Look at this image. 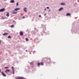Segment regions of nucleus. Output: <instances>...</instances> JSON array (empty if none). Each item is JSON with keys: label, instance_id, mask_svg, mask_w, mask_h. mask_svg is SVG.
Instances as JSON below:
<instances>
[{"label": "nucleus", "instance_id": "f257e3e1", "mask_svg": "<svg viewBox=\"0 0 79 79\" xmlns=\"http://www.w3.org/2000/svg\"><path fill=\"white\" fill-rule=\"evenodd\" d=\"M40 65H44V63L43 62H41L40 63H38V66H40Z\"/></svg>", "mask_w": 79, "mask_h": 79}, {"label": "nucleus", "instance_id": "f03ea898", "mask_svg": "<svg viewBox=\"0 0 79 79\" xmlns=\"http://www.w3.org/2000/svg\"><path fill=\"white\" fill-rule=\"evenodd\" d=\"M5 10V9L4 8H3L0 10V12H3Z\"/></svg>", "mask_w": 79, "mask_h": 79}, {"label": "nucleus", "instance_id": "7ed1b4c3", "mask_svg": "<svg viewBox=\"0 0 79 79\" xmlns=\"http://www.w3.org/2000/svg\"><path fill=\"white\" fill-rule=\"evenodd\" d=\"M16 79H24V78L23 77H18Z\"/></svg>", "mask_w": 79, "mask_h": 79}, {"label": "nucleus", "instance_id": "20e7f679", "mask_svg": "<svg viewBox=\"0 0 79 79\" xmlns=\"http://www.w3.org/2000/svg\"><path fill=\"white\" fill-rule=\"evenodd\" d=\"M12 72H13V74H15V71L14 70V68L13 67H12Z\"/></svg>", "mask_w": 79, "mask_h": 79}, {"label": "nucleus", "instance_id": "39448f33", "mask_svg": "<svg viewBox=\"0 0 79 79\" xmlns=\"http://www.w3.org/2000/svg\"><path fill=\"white\" fill-rule=\"evenodd\" d=\"M1 73L3 76H4V77H5L6 76V75H5V74L3 72H1Z\"/></svg>", "mask_w": 79, "mask_h": 79}, {"label": "nucleus", "instance_id": "423d86ee", "mask_svg": "<svg viewBox=\"0 0 79 79\" xmlns=\"http://www.w3.org/2000/svg\"><path fill=\"white\" fill-rule=\"evenodd\" d=\"M20 10V8H16L14 10L15 11H18V10Z\"/></svg>", "mask_w": 79, "mask_h": 79}, {"label": "nucleus", "instance_id": "0eeeda50", "mask_svg": "<svg viewBox=\"0 0 79 79\" xmlns=\"http://www.w3.org/2000/svg\"><path fill=\"white\" fill-rule=\"evenodd\" d=\"M10 69H7L6 71H5V72L6 73H8V72H10Z\"/></svg>", "mask_w": 79, "mask_h": 79}, {"label": "nucleus", "instance_id": "6e6552de", "mask_svg": "<svg viewBox=\"0 0 79 79\" xmlns=\"http://www.w3.org/2000/svg\"><path fill=\"white\" fill-rule=\"evenodd\" d=\"M20 35H23V32L21 31L20 32Z\"/></svg>", "mask_w": 79, "mask_h": 79}, {"label": "nucleus", "instance_id": "1a4fd4ad", "mask_svg": "<svg viewBox=\"0 0 79 79\" xmlns=\"http://www.w3.org/2000/svg\"><path fill=\"white\" fill-rule=\"evenodd\" d=\"M15 2V1L14 0H11L10 1V3H13Z\"/></svg>", "mask_w": 79, "mask_h": 79}, {"label": "nucleus", "instance_id": "9d476101", "mask_svg": "<svg viewBox=\"0 0 79 79\" xmlns=\"http://www.w3.org/2000/svg\"><path fill=\"white\" fill-rule=\"evenodd\" d=\"M9 15H10V14L9 13L7 12V14H6V16H7V17H9Z\"/></svg>", "mask_w": 79, "mask_h": 79}, {"label": "nucleus", "instance_id": "9b49d317", "mask_svg": "<svg viewBox=\"0 0 79 79\" xmlns=\"http://www.w3.org/2000/svg\"><path fill=\"white\" fill-rule=\"evenodd\" d=\"M27 10V8H24V10L25 12H27V11L26 10Z\"/></svg>", "mask_w": 79, "mask_h": 79}, {"label": "nucleus", "instance_id": "f8f14e48", "mask_svg": "<svg viewBox=\"0 0 79 79\" xmlns=\"http://www.w3.org/2000/svg\"><path fill=\"white\" fill-rule=\"evenodd\" d=\"M66 16H71V15H70V14H69V13H67L66 14Z\"/></svg>", "mask_w": 79, "mask_h": 79}, {"label": "nucleus", "instance_id": "ddd939ff", "mask_svg": "<svg viewBox=\"0 0 79 79\" xmlns=\"http://www.w3.org/2000/svg\"><path fill=\"white\" fill-rule=\"evenodd\" d=\"M7 34H8V33H4L3 34V35H7Z\"/></svg>", "mask_w": 79, "mask_h": 79}, {"label": "nucleus", "instance_id": "4468645a", "mask_svg": "<svg viewBox=\"0 0 79 79\" xmlns=\"http://www.w3.org/2000/svg\"><path fill=\"white\" fill-rule=\"evenodd\" d=\"M63 8H60V9H59V11H61V10H63Z\"/></svg>", "mask_w": 79, "mask_h": 79}, {"label": "nucleus", "instance_id": "2eb2a0df", "mask_svg": "<svg viewBox=\"0 0 79 79\" xmlns=\"http://www.w3.org/2000/svg\"><path fill=\"white\" fill-rule=\"evenodd\" d=\"M60 4L61 5H65V3H60Z\"/></svg>", "mask_w": 79, "mask_h": 79}, {"label": "nucleus", "instance_id": "dca6fc26", "mask_svg": "<svg viewBox=\"0 0 79 79\" xmlns=\"http://www.w3.org/2000/svg\"><path fill=\"white\" fill-rule=\"evenodd\" d=\"M12 14H17V12H13L12 13Z\"/></svg>", "mask_w": 79, "mask_h": 79}, {"label": "nucleus", "instance_id": "f3484780", "mask_svg": "<svg viewBox=\"0 0 79 79\" xmlns=\"http://www.w3.org/2000/svg\"><path fill=\"white\" fill-rule=\"evenodd\" d=\"M26 41H28L29 40V39L27 38H26Z\"/></svg>", "mask_w": 79, "mask_h": 79}, {"label": "nucleus", "instance_id": "a211bd4d", "mask_svg": "<svg viewBox=\"0 0 79 79\" xmlns=\"http://www.w3.org/2000/svg\"><path fill=\"white\" fill-rule=\"evenodd\" d=\"M8 38L9 39H10V38H11V36H9L8 37Z\"/></svg>", "mask_w": 79, "mask_h": 79}, {"label": "nucleus", "instance_id": "6ab92c4d", "mask_svg": "<svg viewBox=\"0 0 79 79\" xmlns=\"http://www.w3.org/2000/svg\"><path fill=\"white\" fill-rule=\"evenodd\" d=\"M11 27H14V26L13 25H11L10 26Z\"/></svg>", "mask_w": 79, "mask_h": 79}, {"label": "nucleus", "instance_id": "aec40b11", "mask_svg": "<svg viewBox=\"0 0 79 79\" xmlns=\"http://www.w3.org/2000/svg\"><path fill=\"white\" fill-rule=\"evenodd\" d=\"M5 68L6 69H7V68H8V67H5Z\"/></svg>", "mask_w": 79, "mask_h": 79}, {"label": "nucleus", "instance_id": "412c9836", "mask_svg": "<svg viewBox=\"0 0 79 79\" xmlns=\"http://www.w3.org/2000/svg\"><path fill=\"white\" fill-rule=\"evenodd\" d=\"M46 8H47V9H49V7H47Z\"/></svg>", "mask_w": 79, "mask_h": 79}, {"label": "nucleus", "instance_id": "4be33fe9", "mask_svg": "<svg viewBox=\"0 0 79 79\" xmlns=\"http://www.w3.org/2000/svg\"><path fill=\"white\" fill-rule=\"evenodd\" d=\"M16 5H17V6L18 5V2H17Z\"/></svg>", "mask_w": 79, "mask_h": 79}, {"label": "nucleus", "instance_id": "5701e85b", "mask_svg": "<svg viewBox=\"0 0 79 79\" xmlns=\"http://www.w3.org/2000/svg\"><path fill=\"white\" fill-rule=\"evenodd\" d=\"M25 17H24V16H23V19H24V18H25Z\"/></svg>", "mask_w": 79, "mask_h": 79}, {"label": "nucleus", "instance_id": "b1692460", "mask_svg": "<svg viewBox=\"0 0 79 79\" xmlns=\"http://www.w3.org/2000/svg\"><path fill=\"white\" fill-rule=\"evenodd\" d=\"M39 17H41V15H39Z\"/></svg>", "mask_w": 79, "mask_h": 79}, {"label": "nucleus", "instance_id": "393cba45", "mask_svg": "<svg viewBox=\"0 0 79 79\" xmlns=\"http://www.w3.org/2000/svg\"><path fill=\"white\" fill-rule=\"evenodd\" d=\"M47 10V9H46V8H45V9H44V10Z\"/></svg>", "mask_w": 79, "mask_h": 79}, {"label": "nucleus", "instance_id": "a878e982", "mask_svg": "<svg viewBox=\"0 0 79 79\" xmlns=\"http://www.w3.org/2000/svg\"><path fill=\"white\" fill-rule=\"evenodd\" d=\"M49 11H50V10H48Z\"/></svg>", "mask_w": 79, "mask_h": 79}, {"label": "nucleus", "instance_id": "bb28decb", "mask_svg": "<svg viewBox=\"0 0 79 79\" xmlns=\"http://www.w3.org/2000/svg\"><path fill=\"white\" fill-rule=\"evenodd\" d=\"M45 15H46V14H44V16H45Z\"/></svg>", "mask_w": 79, "mask_h": 79}, {"label": "nucleus", "instance_id": "cd10ccee", "mask_svg": "<svg viewBox=\"0 0 79 79\" xmlns=\"http://www.w3.org/2000/svg\"><path fill=\"white\" fill-rule=\"evenodd\" d=\"M1 72V70L0 69V73Z\"/></svg>", "mask_w": 79, "mask_h": 79}, {"label": "nucleus", "instance_id": "c85d7f7f", "mask_svg": "<svg viewBox=\"0 0 79 79\" xmlns=\"http://www.w3.org/2000/svg\"><path fill=\"white\" fill-rule=\"evenodd\" d=\"M26 52H27V50H26Z\"/></svg>", "mask_w": 79, "mask_h": 79}, {"label": "nucleus", "instance_id": "c756f323", "mask_svg": "<svg viewBox=\"0 0 79 79\" xmlns=\"http://www.w3.org/2000/svg\"><path fill=\"white\" fill-rule=\"evenodd\" d=\"M0 43H1V42H0Z\"/></svg>", "mask_w": 79, "mask_h": 79}]
</instances>
